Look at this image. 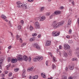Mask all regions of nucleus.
<instances>
[{
    "mask_svg": "<svg viewBox=\"0 0 79 79\" xmlns=\"http://www.w3.org/2000/svg\"><path fill=\"white\" fill-rule=\"evenodd\" d=\"M52 67L53 69H55V68H56V66H55V65L54 64H52Z\"/></svg>",
    "mask_w": 79,
    "mask_h": 79,
    "instance_id": "obj_30",
    "label": "nucleus"
},
{
    "mask_svg": "<svg viewBox=\"0 0 79 79\" xmlns=\"http://www.w3.org/2000/svg\"><path fill=\"white\" fill-rule=\"evenodd\" d=\"M47 16H49L50 15V12H48L46 14Z\"/></svg>",
    "mask_w": 79,
    "mask_h": 79,
    "instance_id": "obj_48",
    "label": "nucleus"
},
{
    "mask_svg": "<svg viewBox=\"0 0 79 79\" xmlns=\"http://www.w3.org/2000/svg\"><path fill=\"white\" fill-rule=\"evenodd\" d=\"M23 74H26V70H25V69L23 70Z\"/></svg>",
    "mask_w": 79,
    "mask_h": 79,
    "instance_id": "obj_46",
    "label": "nucleus"
},
{
    "mask_svg": "<svg viewBox=\"0 0 79 79\" xmlns=\"http://www.w3.org/2000/svg\"><path fill=\"white\" fill-rule=\"evenodd\" d=\"M18 29H21V25H19L18 26Z\"/></svg>",
    "mask_w": 79,
    "mask_h": 79,
    "instance_id": "obj_36",
    "label": "nucleus"
},
{
    "mask_svg": "<svg viewBox=\"0 0 79 79\" xmlns=\"http://www.w3.org/2000/svg\"><path fill=\"white\" fill-rule=\"evenodd\" d=\"M76 52L75 53V54L76 55L78 56L79 55V48H78L76 49Z\"/></svg>",
    "mask_w": 79,
    "mask_h": 79,
    "instance_id": "obj_11",
    "label": "nucleus"
},
{
    "mask_svg": "<svg viewBox=\"0 0 79 79\" xmlns=\"http://www.w3.org/2000/svg\"><path fill=\"white\" fill-rule=\"evenodd\" d=\"M9 25H10V27H12V25H11V22L10 21H9Z\"/></svg>",
    "mask_w": 79,
    "mask_h": 79,
    "instance_id": "obj_40",
    "label": "nucleus"
},
{
    "mask_svg": "<svg viewBox=\"0 0 79 79\" xmlns=\"http://www.w3.org/2000/svg\"><path fill=\"white\" fill-rule=\"evenodd\" d=\"M72 32V30L71 29H70L69 30V34H71V32Z\"/></svg>",
    "mask_w": 79,
    "mask_h": 79,
    "instance_id": "obj_44",
    "label": "nucleus"
},
{
    "mask_svg": "<svg viewBox=\"0 0 79 79\" xmlns=\"http://www.w3.org/2000/svg\"><path fill=\"white\" fill-rule=\"evenodd\" d=\"M60 10H62V9H63V6H62L60 7Z\"/></svg>",
    "mask_w": 79,
    "mask_h": 79,
    "instance_id": "obj_58",
    "label": "nucleus"
},
{
    "mask_svg": "<svg viewBox=\"0 0 79 79\" xmlns=\"http://www.w3.org/2000/svg\"><path fill=\"white\" fill-rule=\"evenodd\" d=\"M41 37V34H40L38 36V38H40V37Z\"/></svg>",
    "mask_w": 79,
    "mask_h": 79,
    "instance_id": "obj_51",
    "label": "nucleus"
},
{
    "mask_svg": "<svg viewBox=\"0 0 79 79\" xmlns=\"http://www.w3.org/2000/svg\"><path fill=\"white\" fill-rule=\"evenodd\" d=\"M74 65H73L71 66H69V69L70 70H73V69H74Z\"/></svg>",
    "mask_w": 79,
    "mask_h": 79,
    "instance_id": "obj_16",
    "label": "nucleus"
},
{
    "mask_svg": "<svg viewBox=\"0 0 79 79\" xmlns=\"http://www.w3.org/2000/svg\"><path fill=\"white\" fill-rule=\"evenodd\" d=\"M23 60V57L22 56H19L17 58V60L19 61H21Z\"/></svg>",
    "mask_w": 79,
    "mask_h": 79,
    "instance_id": "obj_10",
    "label": "nucleus"
},
{
    "mask_svg": "<svg viewBox=\"0 0 79 79\" xmlns=\"http://www.w3.org/2000/svg\"><path fill=\"white\" fill-rule=\"evenodd\" d=\"M40 58H39V61H42V60H43V57H40Z\"/></svg>",
    "mask_w": 79,
    "mask_h": 79,
    "instance_id": "obj_29",
    "label": "nucleus"
},
{
    "mask_svg": "<svg viewBox=\"0 0 79 79\" xmlns=\"http://www.w3.org/2000/svg\"><path fill=\"white\" fill-rule=\"evenodd\" d=\"M33 47H35V48H36L37 49V50H40V47L39 45H37V44H35L33 45Z\"/></svg>",
    "mask_w": 79,
    "mask_h": 79,
    "instance_id": "obj_7",
    "label": "nucleus"
},
{
    "mask_svg": "<svg viewBox=\"0 0 79 79\" xmlns=\"http://www.w3.org/2000/svg\"><path fill=\"white\" fill-rule=\"evenodd\" d=\"M52 25L54 29H56V28H58V27H60V24L59 23H56L55 22L53 23Z\"/></svg>",
    "mask_w": 79,
    "mask_h": 79,
    "instance_id": "obj_2",
    "label": "nucleus"
},
{
    "mask_svg": "<svg viewBox=\"0 0 79 79\" xmlns=\"http://www.w3.org/2000/svg\"><path fill=\"white\" fill-rule=\"evenodd\" d=\"M59 48L60 49H62V46L61 45L59 46Z\"/></svg>",
    "mask_w": 79,
    "mask_h": 79,
    "instance_id": "obj_54",
    "label": "nucleus"
},
{
    "mask_svg": "<svg viewBox=\"0 0 79 79\" xmlns=\"http://www.w3.org/2000/svg\"><path fill=\"white\" fill-rule=\"evenodd\" d=\"M46 44H45L46 46H48L50 45L51 44V42L50 41H47L46 42Z\"/></svg>",
    "mask_w": 79,
    "mask_h": 79,
    "instance_id": "obj_13",
    "label": "nucleus"
},
{
    "mask_svg": "<svg viewBox=\"0 0 79 79\" xmlns=\"http://www.w3.org/2000/svg\"><path fill=\"white\" fill-rule=\"evenodd\" d=\"M7 60L8 62H10L11 60V57H9L7 59Z\"/></svg>",
    "mask_w": 79,
    "mask_h": 79,
    "instance_id": "obj_37",
    "label": "nucleus"
},
{
    "mask_svg": "<svg viewBox=\"0 0 79 79\" xmlns=\"http://www.w3.org/2000/svg\"><path fill=\"white\" fill-rule=\"evenodd\" d=\"M48 62L47 61H46V64L47 66L48 64Z\"/></svg>",
    "mask_w": 79,
    "mask_h": 79,
    "instance_id": "obj_60",
    "label": "nucleus"
},
{
    "mask_svg": "<svg viewBox=\"0 0 79 79\" xmlns=\"http://www.w3.org/2000/svg\"><path fill=\"white\" fill-rule=\"evenodd\" d=\"M52 34L54 37H55V36H58L60 35V32L54 31L52 32Z\"/></svg>",
    "mask_w": 79,
    "mask_h": 79,
    "instance_id": "obj_4",
    "label": "nucleus"
},
{
    "mask_svg": "<svg viewBox=\"0 0 79 79\" xmlns=\"http://www.w3.org/2000/svg\"><path fill=\"white\" fill-rule=\"evenodd\" d=\"M3 63V60H0V69H2V64Z\"/></svg>",
    "mask_w": 79,
    "mask_h": 79,
    "instance_id": "obj_14",
    "label": "nucleus"
},
{
    "mask_svg": "<svg viewBox=\"0 0 79 79\" xmlns=\"http://www.w3.org/2000/svg\"><path fill=\"white\" fill-rule=\"evenodd\" d=\"M44 8H45V7H41L40 9V11H44Z\"/></svg>",
    "mask_w": 79,
    "mask_h": 79,
    "instance_id": "obj_27",
    "label": "nucleus"
},
{
    "mask_svg": "<svg viewBox=\"0 0 79 79\" xmlns=\"http://www.w3.org/2000/svg\"><path fill=\"white\" fill-rule=\"evenodd\" d=\"M41 76L43 77L44 78H45L46 77V76L45 75L43 74V73H41Z\"/></svg>",
    "mask_w": 79,
    "mask_h": 79,
    "instance_id": "obj_23",
    "label": "nucleus"
},
{
    "mask_svg": "<svg viewBox=\"0 0 79 79\" xmlns=\"http://www.w3.org/2000/svg\"><path fill=\"white\" fill-rule=\"evenodd\" d=\"M16 38H17V40H19V38H20V36H19V35H17L16 36Z\"/></svg>",
    "mask_w": 79,
    "mask_h": 79,
    "instance_id": "obj_26",
    "label": "nucleus"
},
{
    "mask_svg": "<svg viewBox=\"0 0 79 79\" xmlns=\"http://www.w3.org/2000/svg\"><path fill=\"white\" fill-rule=\"evenodd\" d=\"M20 40V42L22 43V42H23V40H22V39L21 38H20L19 39Z\"/></svg>",
    "mask_w": 79,
    "mask_h": 79,
    "instance_id": "obj_55",
    "label": "nucleus"
},
{
    "mask_svg": "<svg viewBox=\"0 0 79 79\" xmlns=\"http://www.w3.org/2000/svg\"><path fill=\"white\" fill-rule=\"evenodd\" d=\"M25 73H23L22 74V77H26V76H25Z\"/></svg>",
    "mask_w": 79,
    "mask_h": 79,
    "instance_id": "obj_45",
    "label": "nucleus"
},
{
    "mask_svg": "<svg viewBox=\"0 0 79 79\" xmlns=\"http://www.w3.org/2000/svg\"><path fill=\"white\" fill-rule=\"evenodd\" d=\"M12 76V73L11 72H10L9 74V77H11Z\"/></svg>",
    "mask_w": 79,
    "mask_h": 79,
    "instance_id": "obj_38",
    "label": "nucleus"
},
{
    "mask_svg": "<svg viewBox=\"0 0 79 79\" xmlns=\"http://www.w3.org/2000/svg\"><path fill=\"white\" fill-rule=\"evenodd\" d=\"M68 53L69 55L71 56L72 55V52H71V51L70 50H69L68 51Z\"/></svg>",
    "mask_w": 79,
    "mask_h": 79,
    "instance_id": "obj_18",
    "label": "nucleus"
},
{
    "mask_svg": "<svg viewBox=\"0 0 79 79\" xmlns=\"http://www.w3.org/2000/svg\"><path fill=\"white\" fill-rule=\"evenodd\" d=\"M38 76L36 75L33 77V79H37L38 78Z\"/></svg>",
    "mask_w": 79,
    "mask_h": 79,
    "instance_id": "obj_25",
    "label": "nucleus"
},
{
    "mask_svg": "<svg viewBox=\"0 0 79 79\" xmlns=\"http://www.w3.org/2000/svg\"><path fill=\"white\" fill-rule=\"evenodd\" d=\"M78 23L79 24V18L78 19Z\"/></svg>",
    "mask_w": 79,
    "mask_h": 79,
    "instance_id": "obj_64",
    "label": "nucleus"
},
{
    "mask_svg": "<svg viewBox=\"0 0 79 79\" xmlns=\"http://www.w3.org/2000/svg\"><path fill=\"white\" fill-rule=\"evenodd\" d=\"M71 23V19H69L68 21V25H70Z\"/></svg>",
    "mask_w": 79,
    "mask_h": 79,
    "instance_id": "obj_21",
    "label": "nucleus"
},
{
    "mask_svg": "<svg viewBox=\"0 0 79 79\" xmlns=\"http://www.w3.org/2000/svg\"><path fill=\"white\" fill-rule=\"evenodd\" d=\"M64 22L63 21L62 22H61L60 23H59V27L60 26H62L63 24H64Z\"/></svg>",
    "mask_w": 79,
    "mask_h": 79,
    "instance_id": "obj_22",
    "label": "nucleus"
},
{
    "mask_svg": "<svg viewBox=\"0 0 79 79\" xmlns=\"http://www.w3.org/2000/svg\"><path fill=\"white\" fill-rule=\"evenodd\" d=\"M20 23L22 24H24V21H23V20H21Z\"/></svg>",
    "mask_w": 79,
    "mask_h": 79,
    "instance_id": "obj_49",
    "label": "nucleus"
},
{
    "mask_svg": "<svg viewBox=\"0 0 79 79\" xmlns=\"http://www.w3.org/2000/svg\"><path fill=\"white\" fill-rule=\"evenodd\" d=\"M53 18V15H50V19H52V18Z\"/></svg>",
    "mask_w": 79,
    "mask_h": 79,
    "instance_id": "obj_52",
    "label": "nucleus"
},
{
    "mask_svg": "<svg viewBox=\"0 0 79 79\" xmlns=\"http://www.w3.org/2000/svg\"><path fill=\"white\" fill-rule=\"evenodd\" d=\"M34 1V0H28V2H33Z\"/></svg>",
    "mask_w": 79,
    "mask_h": 79,
    "instance_id": "obj_53",
    "label": "nucleus"
},
{
    "mask_svg": "<svg viewBox=\"0 0 79 79\" xmlns=\"http://www.w3.org/2000/svg\"><path fill=\"white\" fill-rule=\"evenodd\" d=\"M29 29L30 31H32L34 29V28L31 25H30L29 27Z\"/></svg>",
    "mask_w": 79,
    "mask_h": 79,
    "instance_id": "obj_20",
    "label": "nucleus"
},
{
    "mask_svg": "<svg viewBox=\"0 0 79 79\" xmlns=\"http://www.w3.org/2000/svg\"><path fill=\"white\" fill-rule=\"evenodd\" d=\"M28 60L30 62V61H31V57H29Z\"/></svg>",
    "mask_w": 79,
    "mask_h": 79,
    "instance_id": "obj_59",
    "label": "nucleus"
},
{
    "mask_svg": "<svg viewBox=\"0 0 79 79\" xmlns=\"http://www.w3.org/2000/svg\"><path fill=\"white\" fill-rule=\"evenodd\" d=\"M23 60H24L25 61H27L28 60V58H27V56H23Z\"/></svg>",
    "mask_w": 79,
    "mask_h": 79,
    "instance_id": "obj_15",
    "label": "nucleus"
},
{
    "mask_svg": "<svg viewBox=\"0 0 79 79\" xmlns=\"http://www.w3.org/2000/svg\"><path fill=\"white\" fill-rule=\"evenodd\" d=\"M19 71V68L15 69H14V71L15 72H17Z\"/></svg>",
    "mask_w": 79,
    "mask_h": 79,
    "instance_id": "obj_31",
    "label": "nucleus"
},
{
    "mask_svg": "<svg viewBox=\"0 0 79 79\" xmlns=\"http://www.w3.org/2000/svg\"><path fill=\"white\" fill-rule=\"evenodd\" d=\"M64 48L65 50H68L70 48V46L68 44H64Z\"/></svg>",
    "mask_w": 79,
    "mask_h": 79,
    "instance_id": "obj_6",
    "label": "nucleus"
},
{
    "mask_svg": "<svg viewBox=\"0 0 79 79\" xmlns=\"http://www.w3.org/2000/svg\"><path fill=\"white\" fill-rule=\"evenodd\" d=\"M37 35V34L36 33H33L32 34V36L34 37V36H36V35Z\"/></svg>",
    "mask_w": 79,
    "mask_h": 79,
    "instance_id": "obj_42",
    "label": "nucleus"
},
{
    "mask_svg": "<svg viewBox=\"0 0 79 79\" xmlns=\"http://www.w3.org/2000/svg\"><path fill=\"white\" fill-rule=\"evenodd\" d=\"M39 58H40V56H38L37 57H36L35 59H33V60L34 61H39Z\"/></svg>",
    "mask_w": 79,
    "mask_h": 79,
    "instance_id": "obj_9",
    "label": "nucleus"
},
{
    "mask_svg": "<svg viewBox=\"0 0 79 79\" xmlns=\"http://www.w3.org/2000/svg\"><path fill=\"white\" fill-rule=\"evenodd\" d=\"M46 17L44 16H42L40 17V19L39 18H36L35 19V20H37L38 19L39 20V21H44Z\"/></svg>",
    "mask_w": 79,
    "mask_h": 79,
    "instance_id": "obj_3",
    "label": "nucleus"
},
{
    "mask_svg": "<svg viewBox=\"0 0 79 79\" xmlns=\"http://www.w3.org/2000/svg\"><path fill=\"white\" fill-rule=\"evenodd\" d=\"M5 3V2L4 1H1L0 2L1 4H4Z\"/></svg>",
    "mask_w": 79,
    "mask_h": 79,
    "instance_id": "obj_43",
    "label": "nucleus"
},
{
    "mask_svg": "<svg viewBox=\"0 0 79 79\" xmlns=\"http://www.w3.org/2000/svg\"><path fill=\"white\" fill-rule=\"evenodd\" d=\"M48 79H53V77H51L50 78H48Z\"/></svg>",
    "mask_w": 79,
    "mask_h": 79,
    "instance_id": "obj_63",
    "label": "nucleus"
},
{
    "mask_svg": "<svg viewBox=\"0 0 79 79\" xmlns=\"http://www.w3.org/2000/svg\"><path fill=\"white\" fill-rule=\"evenodd\" d=\"M49 55H50L51 56H52V53H49Z\"/></svg>",
    "mask_w": 79,
    "mask_h": 79,
    "instance_id": "obj_61",
    "label": "nucleus"
},
{
    "mask_svg": "<svg viewBox=\"0 0 79 79\" xmlns=\"http://www.w3.org/2000/svg\"><path fill=\"white\" fill-rule=\"evenodd\" d=\"M68 79H73V77L70 76L69 77Z\"/></svg>",
    "mask_w": 79,
    "mask_h": 79,
    "instance_id": "obj_56",
    "label": "nucleus"
},
{
    "mask_svg": "<svg viewBox=\"0 0 79 79\" xmlns=\"http://www.w3.org/2000/svg\"><path fill=\"white\" fill-rule=\"evenodd\" d=\"M57 53L60 54V56H61V54H60V52L59 51V50L58 49H57Z\"/></svg>",
    "mask_w": 79,
    "mask_h": 79,
    "instance_id": "obj_33",
    "label": "nucleus"
},
{
    "mask_svg": "<svg viewBox=\"0 0 79 79\" xmlns=\"http://www.w3.org/2000/svg\"><path fill=\"white\" fill-rule=\"evenodd\" d=\"M53 61H56V57H55L53 56Z\"/></svg>",
    "mask_w": 79,
    "mask_h": 79,
    "instance_id": "obj_35",
    "label": "nucleus"
},
{
    "mask_svg": "<svg viewBox=\"0 0 79 79\" xmlns=\"http://www.w3.org/2000/svg\"><path fill=\"white\" fill-rule=\"evenodd\" d=\"M69 37H70L69 36L67 35L66 36V38H67L68 39H69Z\"/></svg>",
    "mask_w": 79,
    "mask_h": 79,
    "instance_id": "obj_62",
    "label": "nucleus"
},
{
    "mask_svg": "<svg viewBox=\"0 0 79 79\" xmlns=\"http://www.w3.org/2000/svg\"><path fill=\"white\" fill-rule=\"evenodd\" d=\"M2 19H6V17L5 16V15H2Z\"/></svg>",
    "mask_w": 79,
    "mask_h": 79,
    "instance_id": "obj_24",
    "label": "nucleus"
},
{
    "mask_svg": "<svg viewBox=\"0 0 79 79\" xmlns=\"http://www.w3.org/2000/svg\"><path fill=\"white\" fill-rule=\"evenodd\" d=\"M34 69V67H32L31 68L28 69H27V71H31Z\"/></svg>",
    "mask_w": 79,
    "mask_h": 79,
    "instance_id": "obj_19",
    "label": "nucleus"
},
{
    "mask_svg": "<svg viewBox=\"0 0 79 79\" xmlns=\"http://www.w3.org/2000/svg\"><path fill=\"white\" fill-rule=\"evenodd\" d=\"M11 65V64H9V65L6 66V67L7 69L10 67V66Z\"/></svg>",
    "mask_w": 79,
    "mask_h": 79,
    "instance_id": "obj_41",
    "label": "nucleus"
},
{
    "mask_svg": "<svg viewBox=\"0 0 79 79\" xmlns=\"http://www.w3.org/2000/svg\"><path fill=\"white\" fill-rule=\"evenodd\" d=\"M16 4H17V6L18 8H25V9H27V5L25 4H22L19 3V2H16Z\"/></svg>",
    "mask_w": 79,
    "mask_h": 79,
    "instance_id": "obj_1",
    "label": "nucleus"
},
{
    "mask_svg": "<svg viewBox=\"0 0 79 79\" xmlns=\"http://www.w3.org/2000/svg\"><path fill=\"white\" fill-rule=\"evenodd\" d=\"M72 61H76V60H77V59L76 58H74L72 59Z\"/></svg>",
    "mask_w": 79,
    "mask_h": 79,
    "instance_id": "obj_32",
    "label": "nucleus"
},
{
    "mask_svg": "<svg viewBox=\"0 0 79 79\" xmlns=\"http://www.w3.org/2000/svg\"><path fill=\"white\" fill-rule=\"evenodd\" d=\"M17 59H11V62L12 63H16L17 62Z\"/></svg>",
    "mask_w": 79,
    "mask_h": 79,
    "instance_id": "obj_12",
    "label": "nucleus"
},
{
    "mask_svg": "<svg viewBox=\"0 0 79 79\" xmlns=\"http://www.w3.org/2000/svg\"><path fill=\"white\" fill-rule=\"evenodd\" d=\"M34 40V39H33L32 38H31L29 40L30 42H32V41H33V40Z\"/></svg>",
    "mask_w": 79,
    "mask_h": 79,
    "instance_id": "obj_47",
    "label": "nucleus"
},
{
    "mask_svg": "<svg viewBox=\"0 0 79 79\" xmlns=\"http://www.w3.org/2000/svg\"><path fill=\"white\" fill-rule=\"evenodd\" d=\"M61 13V11L57 10L54 12V14H55V15H60Z\"/></svg>",
    "mask_w": 79,
    "mask_h": 79,
    "instance_id": "obj_8",
    "label": "nucleus"
},
{
    "mask_svg": "<svg viewBox=\"0 0 79 79\" xmlns=\"http://www.w3.org/2000/svg\"><path fill=\"white\" fill-rule=\"evenodd\" d=\"M35 26L36 29H39L40 25L39 24L38 22L37 21L35 23Z\"/></svg>",
    "mask_w": 79,
    "mask_h": 79,
    "instance_id": "obj_5",
    "label": "nucleus"
},
{
    "mask_svg": "<svg viewBox=\"0 0 79 79\" xmlns=\"http://www.w3.org/2000/svg\"><path fill=\"white\" fill-rule=\"evenodd\" d=\"M61 79H67V77L66 76H63Z\"/></svg>",
    "mask_w": 79,
    "mask_h": 79,
    "instance_id": "obj_34",
    "label": "nucleus"
},
{
    "mask_svg": "<svg viewBox=\"0 0 79 79\" xmlns=\"http://www.w3.org/2000/svg\"><path fill=\"white\" fill-rule=\"evenodd\" d=\"M4 73H5V74H7V73H8V72L7 71H5Z\"/></svg>",
    "mask_w": 79,
    "mask_h": 79,
    "instance_id": "obj_57",
    "label": "nucleus"
},
{
    "mask_svg": "<svg viewBox=\"0 0 79 79\" xmlns=\"http://www.w3.org/2000/svg\"><path fill=\"white\" fill-rule=\"evenodd\" d=\"M65 69V71H67L68 70V67H66Z\"/></svg>",
    "mask_w": 79,
    "mask_h": 79,
    "instance_id": "obj_50",
    "label": "nucleus"
},
{
    "mask_svg": "<svg viewBox=\"0 0 79 79\" xmlns=\"http://www.w3.org/2000/svg\"><path fill=\"white\" fill-rule=\"evenodd\" d=\"M63 55L65 57L68 56V54L65 51H64L63 52Z\"/></svg>",
    "mask_w": 79,
    "mask_h": 79,
    "instance_id": "obj_17",
    "label": "nucleus"
},
{
    "mask_svg": "<svg viewBox=\"0 0 79 79\" xmlns=\"http://www.w3.org/2000/svg\"><path fill=\"white\" fill-rule=\"evenodd\" d=\"M73 41L71 40H69V44H72V43H73Z\"/></svg>",
    "mask_w": 79,
    "mask_h": 79,
    "instance_id": "obj_39",
    "label": "nucleus"
},
{
    "mask_svg": "<svg viewBox=\"0 0 79 79\" xmlns=\"http://www.w3.org/2000/svg\"><path fill=\"white\" fill-rule=\"evenodd\" d=\"M26 45V43H24L21 45V46L22 47H24V46Z\"/></svg>",
    "mask_w": 79,
    "mask_h": 79,
    "instance_id": "obj_28",
    "label": "nucleus"
}]
</instances>
